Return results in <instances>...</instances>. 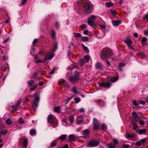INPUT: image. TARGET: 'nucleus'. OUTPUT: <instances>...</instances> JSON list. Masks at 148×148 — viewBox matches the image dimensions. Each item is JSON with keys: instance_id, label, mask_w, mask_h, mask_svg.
Returning <instances> with one entry per match:
<instances>
[{"instance_id": "nucleus-20", "label": "nucleus", "mask_w": 148, "mask_h": 148, "mask_svg": "<svg viewBox=\"0 0 148 148\" xmlns=\"http://www.w3.org/2000/svg\"><path fill=\"white\" fill-rule=\"evenodd\" d=\"M88 23L89 25L92 27L95 26V24L93 21L88 20Z\"/></svg>"}, {"instance_id": "nucleus-24", "label": "nucleus", "mask_w": 148, "mask_h": 148, "mask_svg": "<svg viewBox=\"0 0 148 148\" xmlns=\"http://www.w3.org/2000/svg\"><path fill=\"white\" fill-rule=\"evenodd\" d=\"M118 79V78L117 77H112L110 79V81L113 82H114L117 81Z\"/></svg>"}, {"instance_id": "nucleus-9", "label": "nucleus", "mask_w": 148, "mask_h": 148, "mask_svg": "<svg viewBox=\"0 0 148 148\" xmlns=\"http://www.w3.org/2000/svg\"><path fill=\"white\" fill-rule=\"evenodd\" d=\"M56 119L52 115L49 114L47 118L48 122L50 123H52L54 121H56Z\"/></svg>"}, {"instance_id": "nucleus-45", "label": "nucleus", "mask_w": 148, "mask_h": 148, "mask_svg": "<svg viewBox=\"0 0 148 148\" xmlns=\"http://www.w3.org/2000/svg\"><path fill=\"white\" fill-rule=\"evenodd\" d=\"M132 105L135 106V108L138 107V104H137L136 101L135 100H133L132 101Z\"/></svg>"}, {"instance_id": "nucleus-30", "label": "nucleus", "mask_w": 148, "mask_h": 148, "mask_svg": "<svg viewBox=\"0 0 148 148\" xmlns=\"http://www.w3.org/2000/svg\"><path fill=\"white\" fill-rule=\"evenodd\" d=\"M54 110L55 112L59 113L60 112V108L58 106L55 107L54 108Z\"/></svg>"}, {"instance_id": "nucleus-10", "label": "nucleus", "mask_w": 148, "mask_h": 148, "mask_svg": "<svg viewBox=\"0 0 148 148\" xmlns=\"http://www.w3.org/2000/svg\"><path fill=\"white\" fill-rule=\"evenodd\" d=\"M79 78L78 77L75 76L70 77L69 80L71 83L74 84L76 81L79 80Z\"/></svg>"}, {"instance_id": "nucleus-63", "label": "nucleus", "mask_w": 148, "mask_h": 148, "mask_svg": "<svg viewBox=\"0 0 148 148\" xmlns=\"http://www.w3.org/2000/svg\"><path fill=\"white\" fill-rule=\"evenodd\" d=\"M145 33L144 34L145 35H148V30H145L144 31Z\"/></svg>"}, {"instance_id": "nucleus-48", "label": "nucleus", "mask_w": 148, "mask_h": 148, "mask_svg": "<svg viewBox=\"0 0 148 148\" xmlns=\"http://www.w3.org/2000/svg\"><path fill=\"white\" fill-rule=\"evenodd\" d=\"M135 135L134 134H127L126 135V136L127 137L131 138L134 137L135 136Z\"/></svg>"}, {"instance_id": "nucleus-31", "label": "nucleus", "mask_w": 148, "mask_h": 148, "mask_svg": "<svg viewBox=\"0 0 148 148\" xmlns=\"http://www.w3.org/2000/svg\"><path fill=\"white\" fill-rule=\"evenodd\" d=\"M131 123L133 125H137V121L136 119H133L131 121Z\"/></svg>"}, {"instance_id": "nucleus-6", "label": "nucleus", "mask_w": 148, "mask_h": 148, "mask_svg": "<svg viewBox=\"0 0 148 148\" xmlns=\"http://www.w3.org/2000/svg\"><path fill=\"white\" fill-rule=\"evenodd\" d=\"M82 133L83 135L82 136V137L84 139H86L90 135V131L89 130L86 129L83 131Z\"/></svg>"}, {"instance_id": "nucleus-17", "label": "nucleus", "mask_w": 148, "mask_h": 148, "mask_svg": "<svg viewBox=\"0 0 148 148\" xmlns=\"http://www.w3.org/2000/svg\"><path fill=\"white\" fill-rule=\"evenodd\" d=\"M95 67L97 69H100L102 68V66L100 63L98 62L95 64Z\"/></svg>"}, {"instance_id": "nucleus-15", "label": "nucleus", "mask_w": 148, "mask_h": 148, "mask_svg": "<svg viewBox=\"0 0 148 148\" xmlns=\"http://www.w3.org/2000/svg\"><path fill=\"white\" fill-rule=\"evenodd\" d=\"M21 103V101L20 100H18L17 101L16 104L15 106L13 105L12 106V108L14 109V110H15L16 108H17L20 106Z\"/></svg>"}, {"instance_id": "nucleus-37", "label": "nucleus", "mask_w": 148, "mask_h": 148, "mask_svg": "<svg viewBox=\"0 0 148 148\" xmlns=\"http://www.w3.org/2000/svg\"><path fill=\"white\" fill-rule=\"evenodd\" d=\"M88 38L87 36H84L82 38V40L84 42H86L88 40Z\"/></svg>"}, {"instance_id": "nucleus-22", "label": "nucleus", "mask_w": 148, "mask_h": 148, "mask_svg": "<svg viewBox=\"0 0 148 148\" xmlns=\"http://www.w3.org/2000/svg\"><path fill=\"white\" fill-rule=\"evenodd\" d=\"M147 40V38L145 37L142 38L141 42H142V45L143 46H145V42Z\"/></svg>"}, {"instance_id": "nucleus-57", "label": "nucleus", "mask_w": 148, "mask_h": 148, "mask_svg": "<svg viewBox=\"0 0 148 148\" xmlns=\"http://www.w3.org/2000/svg\"><path fill=\"white\" fill-rule=\"evenodd\" d=\"M36 87V85H34L33 87L30 88V89L32 90H35Z\"/></svg>"}, {"instance_id": "nucleus-2", "label": "nucleus", "mask_w": 148, "mask_h": 148, "mask_svg": "<svg viewBox=\"0 0 148 148\" xmlns=\"http://www.w3.org/2000/svg\"><path fill=\"white\" fill-rule=\"evenodd\" d=\"M112 51L108 48H104L101 51V57L102 59L105 60L108 59L112 56Z\"/></svg>"}, {"instance_id": "nucleus-26", "label": "nucleus", "mask_w": 148, "mask_h": 148, "mask_svg": "<svg viewBox=\"0 0 148 148\" xmlns=\"http://www.w3.org/2000/svg\"><path fill=\"white\" fill-rule=\"evenodd\" d=\"M69 119L71 123H72L74 122V117L73 116L71 115L69 117Z\"/></svg>"}, {"instance_id": "nucleus-13", "label": "nucleus", "mask_w": 148, "mask_h": 148, "mask_svg": "<svg viewBox=\"0 0 148 148\" xmlns=\"http://www.w3.org/2000/svg\"><path fill=\"white\" fill-rule=\"evenodd\" d=\"M124 42L127 45L132 43L131 38L129 37H127L126 39L124 40Z\"/></svg>"}, {"instance_id": "nucleus-29", "label": "nucleus", "mask_w": 148, "mask_h": 148, "mask_svg": "<svg viewBox=\"0 0 148 148\" xmlns=\"http://www.w3.org/2000/svg\"><path fill=\"white\" fill-rule=\"evenodd\" d=\"M96 17V16L95 15H91L90 17L88 18V20L93 21L95 20Z\"/></svg>"}, {"instance_id": "nucleus-36", "label": "nucleus", "mask_w": 148, "mask_h": 148, "mask_svg": "<svg viewBox=\"0 0 148 148\" xmlns=\"http://www.w3.org/2000/svg\"><path fill=\"white\" fill-rule=\"evenodd\" d=\"M34 82L33 80H31L28 82V84L30 86H32L34 84Z\"/></svg>"}, {"instance_id": "nucleus-39", "label": "nucleus", "mask_w": 148, "mask_h": 148, "mask_svg": "<svg viewBox=\"0 0 148 148\" xmlns=\"http://www.w3.org/2000/svg\"><path fill=\"white\" fill-rule=\"evenodd\" d=\"M74 100L75 101V103H79L81 101L80 99L78 97H76L74 99Z\"/></svg>"}, {"instance_id": "nucleus-50", "label": "nucleus", "mask_w": 148, "mask_h": 148, "mask_svg": "<svg viewBox=\"0 0 148 148\" xmlns=\"http://www.w3.org/2000/svg\"><path fill=\"white\" fill-rule=\"evenodd\" d=\"M122 147L124 148H130V146L128 144H123Z\"/></svg>"}, {"instance_id": "nucleus-4", "label": "nucleus", "mask_w": 148, "mask_h": 148, "mask_svg": "<svg viewBox=\"0 0 148 148\" xmlns=\"http://www.w3.org/2000/svg\"><path fill=\"white\" fill-rule=\"evenodd\" d=\"M99 144V142L97 140H94L89 142L87 144L88 147H93L97 146Z\"/></svg>"}, {"instance_id": "nucleus-33", "label": "nucleus", "mask_w": 148, "mask_h": 148, "mask_svg": "<svg viewBox=\"0 0 148 148\" xmlns=\"http://www.w3.org/2000/svg\"><path fill=\"white\" fill-rule=\"evenodd\" d=\"M51 35L53 38H56V33L54 30L51 31Z\"/></svg>"}, {"instance_id": "nucleus-41", "label": "nucleus", "mask_w": 148, "mask_h": 148, "mask_svg": "<svg viewBox=\"0 0 148 148\" xmlns=\"http://www.w3.org/2000/svg\"><path fill=\"white\" fill-rule=\"evenodd\" d=\"M0 133L1 134L4 135L5 134H7V130H0Z\"/></svg>"}, {"instance_id": "nucleus-25", "label": "nucleus", "mask_w": 148, "mask_h": 148, "mask_svg": "<svg viewBox=\"0 0 148 148\" xmlns=\"http://www.w3.org/2000/svg\"><path fill=\"white\" fill-rule=\"evenodd\" d=\"M73 99V97H71L68 99L65 100L64 101V104H66L68 103L70 101Z\"/></svg>"}, {"instance_id": "nucleus-18", "label": "nucleus", "mask_w": 148, "mask_h": 148, "mask_svg": "<svg viewBox=\"0 0 148 148\" xmlns=\"http://www.w3.org/2000/svg\"><path fill=\"white\" fill-rule=\"evenodd\" d=\"M67 136L66 134H63L59 137L57 139H59L62 141H64Z\"/></svg>"}, {"instance_id": "nucleus-54", "label": "nucleus", "mask_w": 148, "mask_h": 148, "mask_svg": "<svg viewBox=\"0 0 148 148\" xmlns=\"http://www.w3.org/2000/svg\"><path fill=\"white\" fill-rule=\"evenodd\" d=\"M18 122L20 124H22L24 123V121L23 119L21 118H20L18 120Z\"/></svg>"}, {"instance_id": "nucleus-1", "label": "nucleus", "mask_w": 148, "mask_h": 148, "mask_svg": "<svg viewBox=\"0 0 148 148\" xmlns=\"http://www.w3.org/2000/svg\"><path fill=\"white\" fill-rule=\"evenodd\" d=\"M81 4L84 8L83 10L86 14H89L92 12L94 9V6L91 3L86 0L83 1Z\"/></svg>"}, {"instance_id": "nucleus-32", "label": "nucleus", "mask_w": 148, "mask_h": 148, "mask_svg": "<svg viewBox=\"0 0 148 148\" xmlns=\"http://www.w3.org/2000/svg\"><path fill=\"white\" fill-rule=\"evenodd\" d=\"M52 123V126L54 128L56 127L58 125V122L56 120L54 121Z\"/></svg>"}, {"instance_id": "nucleus-61", "label": "nucleus", "mask_w": 148, "mask_h": 148, "mask_svg": "<svg viewBox=\"0 0 148 148\" xmlns=\"http://www.w3.org/2000/svg\"><path fill=\"white\" fill-rule=\"evenodd\" d=\"M27 0H23L21 4L22 5H24Z\"/></svg>"}, {"instance_id": "nucleus-14", "label": "nucleus", "mask_w": 148, "mask_h": 148, "mask_svg": "<svg viewBox=\"0 0 148 148\" xmlns=\"http://www.w3.org/2000/svg\"><path fill=\"white\" fill-rule=\"evenodd\" d=\"M146 138L142 139L140 141L136 142L135 144V145L137 146H140L141 144L146 141Z\"/></svg>"}, {"instance_id": "nucleus-35", "label": "nucleus", "mask_w": 148, "mask_h": 148, "mask_svg": "<svg viewBox=\"0 0 148 148\" xmlns=\"http://www.w3.org/2000/svg\"><path fill=\"white\" fill-rule=\"evenodd\" d=\"M36 133V131L34 130H31L29 132L30 134L32 136L34 135Z\"/></svg>"}, {"instance_id": "nucleus-7", "label": "nucleus", "mask_w": 148, "mask_h": 148, "mask_svg": "<svg viewBox=\"0 0 148 148\" xmlns=\"http://www.w3.org/2000/svg\"><path fill=\"white\" fill-rule=\"evenodd\" d=\"M111 84L109 82H102L99 84V86L100 88H102L103 87L108 88L111 86Z\"/></svg>"}, {"instance_id": "nucleus-58", "label": "nucleus", "mask_w": 148, "mask_h": 148, "mask_svg": "<svg viewBox=\"0 0 148 148\" xmlns=\"http://www.w3.org/2000/svg\"><path fill=\"white\" fill-rule=\"evenodd\" d=\"M55 26L56 28H58L59 26V23L57 22H56Z\"/></svg>"}, {"instance_id": "nucleus-59", "label": "nucleus", "mask_w": 148, "mask_h": 148, "mask_svg": "<svg viewBox=\"0 0 148 148\" xmlns=\"http://www.w3.org/2000/svg\"><path fill=\"white\" fill-rule=\"evenodd\" d=\"M56 143L55 142H52L51 143V146L52 147H54L56 145Z\"/></svg>"}, {"instance_id": "nucleus-21", "label": "nucleus", "mask_w": 148, "mask_h": 148, "mask_svg": "<svg viewBox=\"0 0 148 148\" xmlns=\"http://www.w3.org/2000/svg\"><path fill=\"white\" fill-rule=\"evenodd\" d=\"M73 92L75 94L80 93V92H79L77 89L75 87H73L72 88Z\"/></svg>"}, {"instance_id": "nucleus-8", "label": "nucleus", "mask_w": 148, "mask_h": 148, "mask_svg": "<svg viewBox=\"0 0 148 148\" xmlns=\"http://www.w3.org/2000/svg\"><path fill=\"white\" fill-rule=\"evenodd\" d=\"M21 140L23 143V147L25 148L27 147L28 144V141L27 138L24 137L21 138Z\"/></svg>"}, {"instance_id": "nucleus-38", "label": "nucleus", "mask_w": 148, "mask_h": 148, "mask_svg": "<svg viewBox=\"0 0 148 148\" xmlns=\"http://www.w3.org/2000/svg\"><path fill=\"white\" fill-rule=\"evenodd\" d=\"M74 35L75 37H81L82 36L81 34L78 33H75Z\"/></svg>"}, {"instance_id": "nucleus-3", "label": "nucleus", "mask_w": 148, "mask_h": 148, "mask_svg": "<svg viewBox=\"0 0 148 148\" xmlns=\"http://www.w3.org/2000/svg\"><path fill=\"white\" fill-rule=\"evenodd\" d=\"M33 97L32 106L33 109L35 111L38 106L39 101V95L37 93H35L33 95Z\"/></svg>"}, {"instance_id": "nucleus-62", "label": "nucleus", "mask_w": 148, "mask_h": 148, "mask_svg": "<svg viewBox=\"0 0 148 148\" xmlns=\"http://www.w3.org/2000/svg\"><path fill=\"white\" fill-rule=\"evenodd\" d=\"M55 70H56L55 68H54L50 72V73L51 74H53Z\"/></svg>"}, {"instance_id": "nucleus-42", "label": "nucleus", "mask_w": 148, "mask_h": 148, "mask_svg": "<svg viewBox=\"0 0 148 148\" xmlns=\"http://www.w3.org/2000/svg\"><path fill=\"white\" fill-rule=\"evenodd\" d=\"M84 59L86 60V62H88L90 60V57L89 56L86 55L84 57Z\"/></svg>"}, {"instance_id": "nucleus-40", "label": "nucleus", "mask_w": 148, "mask_h": 148, "mask_svg": "<svg viewBox=\"0 0 148 148\" xmlns=\"http://www.w3.org/2000/svg\"><path fill=\"white\" fill-rule=\"evenodd\" d=\"M5 123L6 124H8V125H10L12 123V121L11 119H7Z\"/></svg>"}, {"instance_id": "nucleus-52", "label": "nucleus", "mask_w": 148, "mask_h": 148, "mask_svg": "<svg viewBox=\"0 0 148 148\" xmlns=\"http://www.w3.org/2000/svg\"><path fill=\"white\" fill-rule=\"evenodd\" d=\"M34 62L36 63H43V62L41 60L39 59L37 60H35Z\"/></svg>"}, {"instance_id": "nucleus-43", "label": "nucleus", "mask_w": 148, "mask_h": 148, "mask_svg": "<svg viewBox=\"0 0 148 148\" xmlns=\"http://www.w3.org/2000/svg\"><path fill=\"white\" fill-rule=\"evenodd\" d=\"M82 47H83L84 49L86 51L89 52V50L88 48L87 47L85 46L83 44H82Z\"/></svg>"}, {"instance_id": "nucleus-56", "label": "nucleus", "mask_w": 148, "mask_h": 148, "mask_svg": "<svg viewBox=\"0 0 148 148\" xmlns=\"http://www.w3.org/2000/svg\"><path fill=\"white\" fill-rule=\"evenodd\" d=\"M139 123L140 125H143L145 124L144 121L142 120H140V121L139 122Z\"/></svg>"}, {"instance_id": "nucleus-47", "label": "nucleus", "mask_w": 148, "mask_h": 148, "mask_svg": "<svg viewBox=\"0 0 148 148\" xmlns=\"http://www.w3.org/2000/svg\"><path fill=\"white\" fill-rule=\"evenodd\" d=\"M101 128L103 130H106L107 128L106 125L104 124H102L101 126Z\"/></svg>"}, {"instance_id": "nucleus-28", "label": "nucleus", "mask_w": 148, "mask_h": 148, "mask_svg": "<svg viewBox=\"0 0 148 148\" xmlns=\"http://www.w3.org/2000/svg\"><path fill=\"white\" fill-rule=\"evenodd\" d=\"M79 62L80 65L81 66H83L85 63V61L83 59H80Z\"/></svg>"}, {"instance_id": "nucleus-5", "label": "nucleus", "mask_w": 148, "mask_h": 148, "mask_svg": "<svg viewBox=\"0 0 148 148\" xmlns=\"http://www.w3.org/2000/svg\"><path fill=\"white\" fill-rule=\"evenodd\" d=\"M93 129L96 130L98 129L99 128V123L97 119L95 118H93Z\"/></svg>"}, {"instance_id": "nucleus-19", "label": "nucleus", "mask_w": 148, "mask_h": 148, "mask_svg": "<svg viewBox=\"0 0 148 148\" xmlns=\"http://www.w3.org/2000/svg\"><path fill=\"white\" fill-rule=\"evenodd\" d=\"M105 5L106 7L108 8H110L113 6L114 4L111 2H107L106 3Z\"/></svg>"}, {"instance_id": "nucleus-44", "label": "nucleus", "mask_w": 148, "mask_h": 148, "mask_svg": "<svg viewBox=\"0 0 148 148\" xmlns=\"http://www.w3.org/2000/svg\"><path fill=\"white\" fill-rule=\"evenodd\" d=\"M38 75V73L36 72L34 73L32 76V78L34 79H36L37 78V76Z\"/></svg>"}, {"instance_id": "nucleus-34", "label": "nucleus", "mask_w": 148, "mask_h": 148, "mask_svg": "<svg viewBox=\"0 0 148 148\" xmlns=\"http://www.w3.org/2000/svg\"><path fill=\"white\" fill-rule=\"evenodd\" d=\"M108 148H116L113 145L112 143H110L107 145Z\"/></svg>"}, {"instance_id": "nucleus-46", "label": "nucleus", "mask_w": 148, "mask_h": 148, "mask_svg": "<svg viewBox=\"0 0 148 148\" xmlns=\"http://www.w3.org/2000/svg\"><path fill=\"white\" fill-rule=\"evenodd\" d=\"M113 144L114 145H115L116 144H117L118 143V140L115 138H113Z\"/></svg>"}, {"instance_id": "nucleus-11", "label": "nucleus", "mask_w": 148, "mask_h": 148, "mask_svg": "<svg viewBox=\"0 0 148 148\" xmlns=\"http://www.w3.org/2000/svg\"><path fill=\"white\" fill-rule=\"evenodd\" d=\"M112 23L114 26L116 27L120 24L121 21L120 20H114L112 21Z\"/></svg>"}, {"instance_id": "nucleus-23", "label": "nucleus", "mask_w": 148, "mask_h": 148, "mask_svg": "<svg viewBox=\"0 0 148 148\" xmlns=\"http://www.w3.org/2000/svg\"><path fill=\"white\" fill-rule=\"evenodd\" d=\"M125 64L124 63H120L119 65V69L121 71H122V68L123 67L125 66Z\"/></svg>"}, {"instance_id": "nucleus-55", "label": "nucleus", "mask_w": 148, "mask_h": 148, "mask_svg": "<svg viewBox=\"0 0 148 148\" xmlns=\"http://www.w3.org/2000/svg\"><path fill=\"white\" fill-rule=\"evenodd\" d=\"M81 28L82 29H84L86 27V26L85 24H82L80 26Z\"/></svg>"}, {"instance_id": "nucleus-27", "label": "nucleus", "mask_w": 148, "mask_h": 148, "mask_svg": "<svg viewBox=\"0 0 148 148\" xmlns=\"http://www.w3.org/2000/svg\"><path fill=\"white\" fill-rule=\"evenodd\" d=\"M145 130L144 129H142L138 130L137 133L139 134H145Z\"/></svg>"}, {"instance_id": "nucleus-64", "label": "nucleus", "mask_w": 148, "mask_h": 148, "mask_svg": "<svg viewBox=\"0 0 148 148\" xmlns=\"http://www.w3.org/2000/svg\"><path fill=\"white\" fill-rule=\"evenodd\" d=\"M143 19H145L148 21V14L145 15L143 18Z\"/></svg>"}, {"instance_id": "nucleus-12", "label": "nucleus", "mask_w": 148, "mask_h": 148, "mask_svg": "<svg viewBox=\"0 0 148 148\" xmlns=\"http://www.w3.org/2000/svg\"><path fill=\"white\" fill-rule=\"evenodd\" d=\"M54 56V54H51L50 53H49L45 56V59L46 60H50L52 59Z\"/></svg>"}, {"instance_id": "nucleus-53", "label": "nucleus", "mask_w": 148, "mask_h": 148, "mask_svg": "<svg viewBox=\"0 0 148 148\" xmlns=\"http://www.w3.org/2000/svg\"><path fill=\"white\" fill-rule=\"evenodd\" d=\"M111 14L114 16H116V11L114 10H112L111 11Z\"/></svg>"}, {"instance_id": "nucleus-49", "label": "nucleus", "mask_w": 148, "mask_h": 148, "mask_svg": "<svg viewBox=\"0 0 148 148\" xmlns=\"http://www.w3.org/2000/svg\"><path fill=\"white\" fill-rule=\"evenodd\" d=\"M132 116L135 118H136L138 117V115L136 112H133L132 113Z\"/></svg>"}, {"instance_id": "nucleus-60", "label": "nucleus", "mask_w": 148, "mask_h": 148, "mask_svg": "<svg viewBox=\"0 0 148 148\" xmlns=\"http://www.w3.org/2000/svg\"><path fill=\"white\" fill-rule=\"evenodd\" d=\"M99 25L102 29H105L106 28V26L104 25L100 24Z\"/></svg>"}, {"instance_id": "nucleus-16", "label": "nucleus", "mask_w": 148, "mask_h": 148, "mask_svg": "<svg viewBox=\"0 0 148 148\" xmlns=\"http://www.w3.org/2000/svg\"><path fill=\"white\" fill-rule=\"evenodd\" d=\"M69 138L70 141H74L75 140L76 137L74 135L70 134L69 136Z\"/></svg>"}, {"instance_id": "nucleus-51", "label": "nucleus", "mask_w": 148, "mask_h": 148, "mask_svg": "<svg viewBox=\"0 0 148 148\" xmlns=\"http://www.w3.org/2000/svg\"><path fill=\"white\" fill-rule=\"evenodd\" d=\"M57 42H55L54 44L53 45V49L54 51H55L57 48Z\"/></svg>"}]
</instances>
